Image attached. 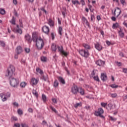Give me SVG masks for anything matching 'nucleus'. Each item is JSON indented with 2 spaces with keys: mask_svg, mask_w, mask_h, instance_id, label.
<instances>
[{
  "mask_svg": "<svg viewBox=\"0 0 127 127\" xmlns=\"http://www.w3.org/2000/svg\"><path fill=\"white\" fill-rule=\"evenodd\" d=\"M14 72H15V67L12 65H9L7 69V74H6V76L9 77L10 85L15 88L18 85V80L16 78L12 77V76L14 75Z\"/></svg>",
  "mask_w": 127,
  "mask_h": 127,
  "instance_id": "obj_1",
  "label": "nucleus"
},
{
  "mask_svg": "<svg viewBox=\"0 0 127 127\" xmlns=\"http://www.w3.org/2000/svg\"><path fill=\"white\" fill-rule=\"evenodd\" d=\"M34 42H36V45L38 49L41 50L43 48V46H44V42L43 41V39H42L41 37H39V39H38Z\"/></svg>",
  "mask_w": 127,
  "mask_h": 127,
  "instance_id": "obj_2",
  "label": "nucleus"
},
{
  "mask_svg": "<svg viewBox=\"0 0 127 127\" xmlns=\"http://www.w3.org/2000/svg\"><path fill=\"white\" fill-rule=\"evenodd\" d=\"M11 94L10 92H7L6 94L4 93H0V97L2 102H5L7 100L8 98H10Z\"/></svg>",
  "mask_w": 127,
  "mask_h": 127,
  "instance_id": "obj_3",
  "label": "nucleus"
},
{
  "mask_svg": "<svg viewBox=\"0 0 127 127\" xmlns=\"http://www.w3.org/2000/svg\"><path fill=\"white\" fill-rule=\"evenodd\" d=\"M103 114H104V110L103 108H99L97 111H95L94 115L96 117H100V118H102V119H105V117L103 116Z\"/></svg>",
  "mask_w": 127,
  "mask_h": 127,
  "instance_id": "obj_4",
  "label": "nucleus"
},
{
  "mask_svg": "<svg viewBox=\"0 0 127 127\" xmlns=\"http://www.w3.org/2000/svg\"><path fill=\"white\" fill-rule=\"evenodd\" d=\"M79 53L81 56H82V57H84V58H88V57L90 56L89 51L85 50H80L79 51Z\"/></svg>",
  "mask_w": 127,
  "mask_h": 127,
  "instance_id": "obj_5",
  "label": "nucleus"
},
{
  "mask_svg": "<svg viewBox=\"0 0 127 127\" xmlns=\"http://www.w3.org/2000/svg\"><path fill=\"white\" fill-rule=\"evenodd\" d=\"M122 13V10L119 7H117V9H115L114 12L112 11V14L114 15V16H116V17H119Z\"/></svg>",
  "mask_w": 127,
  "mask_h": 127,
  "instance_id": "obj_6",
  "label": "nucleus"
},
{
  "mask_svg": "<svg viewBox=\"0 0 127 127\" xmlns=\"http://www.w3.org/2000/svg\"><path fill=\"white\" fill-rule=\"evenodd\" d=\"M71 92L73 95H77L79 93V88L77 85H73L71 89Z\"/></svg>",
  "mask_w": 127,
  "mask_h": 127,
  "instance_id": "obj_7",
  "label": "nucleus"
},
{
  "mask_svg": "<svg viewBox=\"0 0 127 127\" xmlns=\"http://www.w3.org/2000/svg\"><path fill=\"white\" fill-rule=\"evenodd\" d=\"M58 50L61 54H62L64 56H67V55H68V53L67 52H65L64 50H63V47L62 46H58Z\"/></svg>",
  "mask_w": 127,
  "mask_h": 127,
  "instance_id": "obj_8",
  "label": "nucleus"
},
{
  "mask_svg": "<svg viewBox=\"0 0 127 127\" xmlns=\"http://www.w3.org/2000/svg\"><path fill=\"white\" fill-rule=\"evenodd\" d=\"M39 38H38V36L37 35V32H34L32 33V40H33V41L34 42H35V41H36L37 40L39 39Z\"/></svg>",
  "mask_w": 127,
  "mask_h": 127,
  "instance_id": "obj_9",
  "label": "nucleus"
},
{
  "mask_svg": "<svg viewBox=\"0 0 127 127\" xmlns=\"http://www.w3.org/2000/svg\"><path fill=\"white\" fill-rule=\"evenodd\" d=\"M42 30L45 34H49V27L45 25L42 27Z\"/></svg>",
  "mask_w": 127,
  "mask_h": 127,
  "instance_id": "obj_10",
  "label": "nucleus"
},
{
  "mask_svg": "<svg viewBox=\"0 0 127 127\" xmlns=\"http://www.w3.org/2000/svg\"><path fill=\"white\" fill-rule=\"evenodd\" d=\"M118 33L119 35L121 38H124L125 36V33L123 32V29H122V27H119V30H118Z\"/></svg>",
  "mask_w": 127,
  "mask_h": 127,
  "instance_id": "obj_11",
  "label": "nucleus"
},
{
  "mask_svg": "<svg viewBox=\"0 0 127 127\" xmlns=\"http://www.w3.org/2000/svg\"><path fill=\"white\" fill-rule=\"evenodd\" d=\"M94 45L95 48H96V49H97V50H98V51H101V50L103 49V46H102V45L99 43L95 44Z\"/></svg>",
  "mask_w": 127,
  "mask_h": 127,
  "instance_id": "obj_12",
  "label": "nucleus"
},
{
  "mask_svg": "<svg viewBox=\"0 0 127 127\" xmlns=\"http://www.w3.org/2000/svg\"><path fill=\"white\" fill-rule=\"evenodd\" d=\"M25 40L28 41L29 43H31L32 39H31V37L28 34H27L25 35Z\"/></svg>",
  "mask_w": 127,
  "mask_h": 127,
  "instance_id": "obj_13",
  "label": "nucleus"
},
{
  "mask_svg": "<svg viewBox=\"0 0 127 127\" xmlns=\"http://www.w3.org/2000/svg\"><path fill=\"white\" fill-rule=\"evenodd\" d=\"M101 79L103 82H105L108 80V76L106 73H102L101 75Z\"/></svg>",
  "mask_w": 127,
  "mask_h": 127,
  "instance_id": "obj_14",
  "label": "nucleus"
},
{
  "mask_svg": "<svg viewBox=\"0 0 127 127\" xmlns=\"http://www.w3.org/2000/svg\"><path fill=\"white\" fill-rule=\"evenodd\" d=\"M57 78H58V80L59 81L60 83H62V84H63V85H65V84H66V82H65V79H64V78H63V77H62L61 76H59Z\"/></svg>",
  "mask_w": 127,
  "mask_h": 127,
  "instance_id": "obj_15",
  "label": "nucleus"
},
{
  "mask_svg": "<svg viewBox=\"0 0 127 127\" xmlns=\"http://www.w3.org/2000/svg\"><path fill=\"white\" fill-rule=\"evenodd\" d=\"M15 52H16V53H17V54H20V53L22 52V48L20 46H18L16 48Z\"/></svg>",
  "mask_w": 127,
  "mask_h": 127,
  "instance_id": "obj_16",
  "label": "nucleus"
},
{
  "mask_svg": "<svg viewBox=\"0 0 127 127\" xmlns=\"http://www.w3.org/2000/svg\"><path fill=\"white\" fill-rule=\"evenodd\" d=\"M97 65H98V66H104V64H105V62L99 60L98 61H97L96 62Z\"/></svg>",
  "mask_w": 127,
  "mask_h": 127,
  "instance_id": "obj_17",
  "label": "nucleus"
},
{
  "mask_svg": "<svg viewBox=\"0 0 127 127\" xmlns=\"http://www.w3.org/2000/svg\"><path fill=\"white\" fill-rule=\"evenodd\" d=\"M48 24L51 26V27H53L54 26V21L52 19L50 18L48 20Z\"/></svg>",
  "mask_w": 127,
  "mask_h": 127,
  "instance_id": "obj_18",
  "label": "nucleus"
},
{
  "mask_svg": "<svg viewBox=\"0 0 127 127\" xmlns=\"http://www.w3.org/2000/svg\"><path fill=\"white\" fill-rule=\"evenodd\" d=\"M39 80L37 79H35V78H32L31 79V83L32 85H37V83H38Z\"/></svg>",
  "mask_w": 127,
  "mask_h": 127,
  "instance_id": "obj_19",
  "label": "nucleus"
},
{
  "mask_svg": "<svg viewBox=\"0 0 127 127\" xmlns=\"http://www.w3.org/2000/svg\"><path fill=\"white\" fill-rule=\"evenodd\" d=\"M83 46L87 51L91 50V46L88 44H83Z\"/></svg>",
  "mask_w": 127,
  "mask_h": 127,
  "instance_id": "obj_20",
  "label": "nucleus"
},
{
  "mask_svg": "<svg viewBox=\"0 0 127 127\" xmlns=\"http://www.w3.org/2000/svg\"><path fill=\"white\" fill-rule=\"evenodd\" d=\"M78 92L80 94V95H82V96H84L85 95V91H84V89L82 87H79L78 88Z\"/></svg>",
  "mask_w": 127,
  "mask_h": 127,
  "instance_id": "obj_21",
  "label": "nucleus"
},
{
  "mask_svg": "<svg viewBox=\"0 0 127 127\" xmlns=\"http://www.w3.org/2000/svg\"><path fill=\"white\" fill-rule=\"evenodd\" d=\"M51 48L52 51H54L55 52H56V50H57V47H56V45L54 43L52 44Z\"/></svg>",
  "mask_w": 127,
  "mask_h": 127,
  "instance_id": "obj_22",
  "label": "nucleus"
},
{
  "mask_svg": "<svg viewBox=\"0 0 127 127\" xmlns=\"http://www.w3.org/2000/svg\"><path fill=\"white\" fill-rule=\"evenodd\" d=\"M118 27H120V25L118 23H114L113 24V26H112V28L113 29H117V28H118Z\"/></svg>",
  "mask_w": 127,
  "mask_h": 127,
  "instance_id": "obj_23",
  "label": "nucleus"
},
{
  "mask_svg": "<svg viewBox=\"0 0 127 127\" xmlns=\"http://www.w3.org/2000/svg\"><path fill=\"white\" fill-rule=\"evenodd\" d=\"M36 70V72H37L38 73H39L40 75H43V70L40 69V68L37 67Z\"/></svg>",
  "mask_w": 127,
  "mask_h": 127,
  "instance_id": "obj_24",
  "label": "nucleus"
},
{
  "mask_svg": "<svg viewBox=\"0 0 127 127\" xmlns=\"http://www.w3.org/2000/svg\"><path fill=\"white\" fill-rule=\"evenodd\" d=\"M82 20L83 22H85V23H86L87 26H89L90 25V24H89V22H88V20H87L86 17H85L84 16L82 17Z\"/></svg>",
  "mask_w": 127,
  "mask_h": 127,
  "instance_id": "obj_25",
  "label": "nucleus"
},
{
  "mask_svg": "<svg viewBox=\"0 0 127 127\" xmlns=\"http://www.w3.org/2000/svg\"><path fill=\"white\" fill-rule=\"evenodd\" d=\"M13 31L14 32H16V33H19L20 34H22V30L21 29H17L16 30L14 29Z\"/></svg>",
  "mask_w": 127,
  "mask_h": 127,
  "instance_id": "obj_26",
  "label": "nucleus"
},
{
  "mask_svg": "<svg viewBox=\"0 0 127 127\" xmlns=\"http://www.w3.org/2000/svg\"><path fill=\"white\" fill-rule=\"evenodd\" d=\"M59 85V82H58V80H55L54 83V87H55V88H57V87H58Z\"/></svg>",
  "mask_w": 127,
  "mask_h": 127,
  "instance_id": "obj_27",
  "label": "nucleus"
},
{
  "mask_svg": "<svg viewBox=\"0 0 127 127\" xmlns=\"http://www.w3.org/2000/svg\"><path fill=\"white\" fill-rule=\"evenodd\" d=\"M10 23H11V24H13V25H15V18H14V17H12V19L10 21Z\"/></svg>",
  "mask_w": 127,
  "mask_h": 127,
  "instance_id": "obj_28",
  "label": "nucleus"
},
{
  "mask_svg": "<svg viewBox=\"0 0 127 127\" xmlns=\"http://www.w3.org/2000/svg\"><path fill=\"white\" fill-rule=\"evenodd\" d=\"M110 86L112 88V89H117V88H119V85H116L115 84H111Z\"/></svg>",
  "mask_w": 127,
  "mask_h": 127,
  "instance_id": "obj_29",
  "label": "nucleus"
},
{
  "mask_svg": "<svg viewBox=\"0 0 127 127\" xmlns=\"http://www.w3.org/2000/svg\"><path fill=\"white\" fill-rule=\"evenodd\" d=\"M62 30H63L62 27L61 26L59 27L58 32L60 35L62 36Z\"/></svg>",
  "mask_w": 127,
  "mask_h": 127,
  "instance_id": "obj_30",
  "label": "nucleus"
},
{
  "mask_svg": "<svg viewBox=\"0 0 127 127\" xmlns=\"http://www.w3.org/2000/svg\"><path fill=\"white\" fill-rule=\"evenodd\" d=\"M42 79L44 80L45 81H47V79H48L47 75H44L43 74L42 75Z\"/></svg>",
  "mask_w": 127,
  "mask_h": 127,
  "instance_id": "obj_31",
  "label": "nucleus"
},
{
  "mask_svg": "<svg viewBox=\"0 0 127 127\" xmlns=\"http://www.w3.org/2000/svg\"><path fill=\"white\" fill-rule=\"evenodd\" d=\"M17 113L18 115H20V116H21V115H23V112L22 111V110L20 109H18Z\"/></svg>",
  "mask_w": 127,
  "mask_h": 127,
  "instance_id": "obj_32",
  "label": "nucleus"
},
{
  "mask_svg": "<svg viewBox=\"0 0 127 127\" xmlns=\"http://www.w3.org/2000/svg\"><path fill=\"white\" fill-rule=\"evenodd\" d=\"M41 60L42 62H46V61H47V58L45 57H42L41 58Z\"/></svg>",
  "mask_w": 127,
  "mask_h": 127,
  "instance_id": "obj_33",
  "label": "nucleus"
},
{
  "mask_svg": "<svg viewBox=\"0 0 127 127\" xmlns=\"http://www.w3.org/2000/svg\"><path fill=\"white\" fill-rule=\"evenodd\" d=\"M113 108V104L112 103H109L108 105V107H107V110H111Z\"/></svg>",
  "mask_w": 127,
  "mask_h": 127,
  "instance_id": "obj_34",
  "label": "nucleus"
},
{
  "mask_svg": "<svg viewBox=\"0 0 127 127\" xmlns=\"http://www.w3.org/2000/svg\"><path fill=\"white\" fill-rule=\"evenodd\" d=\"M0 14H2V15H3L5 13V10L4 9H0Z\"/></svg>",
  "mask_w": 127,
  "mask_h": 127,
  "instance_id": "obj_35",
  "label": "nucleus"
},
{
  "mask_svg": "<svg viewBox=\"0 0 127 127\" xmlns=\"http://www.w3.org/2000/svg\"><path fill=\"white\" fill-rule=\"evenodd\" d=\"M33 94L37 98L38 97V93H37V91L35 90H33Z\"/></svg>",
  "mask_w": 127,
  "mask_h": 127,
  "instance_id": "obj_36",
  "label": "nucleus"
},
{
  "mask_svg": "<svg viewBox=\"0 0 127 127\" xmlns=\"http://www.w3.org/2000/svg\"><path fill=\"white\" fill-rule=\"evenodd\" d=\"M46 99H47L46 95L43 94L42 95V99H43L44 103H45V102H46Z\"/></svg>",
  "mask_w": 127,
  "mask_h": 127,
  "instance_id": "obj_37",
  "label": "nucleus"
},
{
  "mask_svg": "<svg viewBox=\"0 0 127 127\" xmlns=\"http://www.w3.org/2000/svg\"><path fill=\"white\" fill-rule=\"evenodd\" d=\"M93 78L95 81H97V82H100V79L99 78V76H98L97 75L93 76Z\"/></svg>",
  "mask_w": 127,
  "mask_h": 127,
  "instance_id": "obj_38",
  "label": "nucleus"
},
{
  "mask_svg": "<svg viewBox=\"0 0 127 127\" xmlns=\"http://www.w3.org/2000/svg\"><path fill=\"white\" fill-rule=\"evenodd\" d=\"M20 86L21 88H24L25 86H26V83H25V82H21L20 84Z\"/></svg>",
  "mask_w": 127,
  "mask_h": 127,
  "instance_id": "obj_39",
  "label": "nucleus"
},
{
  "mask_svg": "<svg viewBox=\"0 0 127 127\" xmlns=\"http://www.w3.org/2000/svg\"><path fill=\"white\" fill-rule=\"evenodd\" d=\"M72 2L73 3V4H76V3H77V4H80V2H79V1H78V0H72Z\"/></svg>",
  "mask_w": 127,
  "mask_h": 127,
  "instance_id": "obj_40",
  "label": "nucleus"
},
{
  "mask_svg": "<svg viewBox=\"0 0 127 127\" xmlns=\"http://www.w3.org/2000/svg\"><path fill=\"white\" fill-rule=\"evenodd\" d=\"M50 109H51L52 111L54 112V113H55L56 114H57V111L55 108H54V107H52V106H50Z\"/></svg>",
  "mask_w": 127,
  "mask_h": 127,
  "instance_id": "obj_41",
  "label": "nucleus"
},
{
  "mask_svg": "<svg viewBox=\"0 0 127 127\" xmlns=\"http://www.w3.org/2000/svg\"><path fill=\"white\" fill-rule=\"evenodd\" d=\"M112 98H115L118 96L117 93H111Z\"/></svg>",
  "mask_w": 127,
  "mask_h": 127,
  "instance_id": "obj_42",
  "label": "nucleus"
},
{
  "mask_svg": "<svg viewBox=\"0 0 127 127\" xmlns=\"http://www.w3.org/2000/svg\"><path fill=\"white\" fill-rule=\"evenodd\" d=\"M110 120L112 121V122H116L117 121V118H114V117L112 116H109Z\"/></svg>",
  "mask_w": 127,
  "mask_h": 127,
  "instance_id": "obj_43",
  "label": "nucleus"
},
{
  "mask_svg": "<svg viewBox=\"0 0 127 127\" xmlns=\"http://www.w3.org/2000/svg\"><path fill=\"white\" fill-rule=\"evenodd\" d=\"M82 104L81 103H76L75 105H74L75 108H78V107H81Z\"/></svg>",
  "mask_w": 127,
  "mask_h": 127,
  "instance_id": "obj_44",
  "label": "nucleus"
},
{
  "mask_svg": "<svg viewBox=\"0 0 127 127\" xmlns=\"http://www.w3.org/2000/svg\"><path fill=\"white\" fill-rule=\"evenodd\" d=\"M0 45L2 47H4L5 46V44L4 43V42L0 41Z\"/></svg>",
  "mask_w": 127,
  "mask_h": 127,
  "instance_id": "obj_45",
  "label": "nucleus"
},
{
  "mask_svg": "<svg viewBox=\"0 0 127 127\" xmlns=\"http://www.w3.org/2000/svg\"><path fill=\"white\" fill-rule=\"evenodd\" d=\"M42 125L43 126H47V127H48V124H47V122L45 120L43 121Z\"/></svg>",
  "mask_w": 127,
  "mask_h": 127,
  "instance_id": "obj_46",
  "label": "nucleus"
},
{
  "mask_svg": "<svg viewBox=\"0 0 127 127\" xmlns=\"http://www.w3.org/2000/svg\"><path fill=\"white\" fill-rule=\"evenodd\" d=\"M21 126L22 127H28V126H27V125H26L25 123H22Z\"/></svg>",
  "mask_w": 127,
  "mask_h": 127,
  "instance_id": "obj_47",
  "label": "nucleus"
},
{
  "mask_svg": "<svg viewBox=\"0 0 127 127\" xmlns=\"http://www.w3.org/2000/svg\"><path fill=\"white\" fill-rule=\"evenodd\" d=\"M120 1L123 5H125V4H126V0H120Z\"/></svg>",
  "mask_w": 127,
  "mask_h": 127,
  "instance_id": "obj_48",
  "label": "nucleus"
},
{
  "mask_svg": "<svg viewBox=\"0 0 127 127\" xmlns=\"http://www.w3.org/2000/svg\"><path fill=\"white\" fill-rule=\"evenodd\" d=\"M123 72L125 74H127V68H123Z\"/></svg>",
  "mask_w": 127,
  "mask_h": 127,
  "instance_id": "obj_49",
  "label": "nucleus"
},
{
  "mask_svg": "<svg viewBox=\"0 0 127 127\" xmlns=\"http://www.w3.org/2000/svg\"><path fill=\"white\" fill-rule=\"evenodd\" d=\"M19 23H20V27H23V25L22 24V20L19 19Z\"/></svg>",
  "mask_w": 127,
  "mask_h": 127,
  "instance_id": "obj_50",
  "label": "nucleus"
},
{
  "mask_svg": "<svg viewBox=\"0 0 127 127\" xmlns=\"http://www.w3.org/2000/svg\"><path fill=\"white\" fill-rule=\"evenodd\" d=\"M25 51L26 52V53H29V52H30V49L28 48H25Z\"/></svg>",
  "mask_w": 127,
  "mask_h": 127,
  "instance_id": "obj_51",
  "label": "nucleus"
},
{
  "mask_svg": "<svg viewBox=\"0 0 127 127\" xmlns=\"http://www.w3.org/2000/svg\"><path fill=\"white\" fill-rule=\"evenodd\" d=\"M101 105L102 106V107H103V108L106 107V106H107V103H101Z\"/></svg>",
  "mask_w": 127,
  "mask_h": 127,
  "instance_id": "obj_52",
  "label": "nucleus"
},
{
  "mask_svg": "<svg viewBox=\"0 0 127 127\" xmlns=\"http://www.w3.org/2000/svg\"><path fill=\"white\" fill-rule=\"evenodd\" d=\"M28 111L29 113H33V109H32L31 108H30L28 109Z\"/></svg>",
  "mask_w": 127,
  "mask_h": 127,
  "instance_id": "obj_53",
  "label": "nucleus"
},
{
  "mask_svg": "<svg viewBox=\"0 0 127 127\" xmlns=\"http://www.w3.org/2000/svg\"><path fill=\"white\" fill-rule=\"evenodd\" d=\"M11 119L13 121H17V118L14 116H12Z\"/></svg>",
  "mask_w": 127,
  "mask_h": 127,
  "instance_id": "obj_54",
  "label": "nucleus"
},
{
  "mask_svg": "<svg viewBox=\"0 0 127 127\" xmlns=\"http://www.w3.org/2000/svg\"><path fill=\"white\" fill-rule=\"evenodd\" d=\"M95 19V16L94 15H91V20L93 21Z\"/></svg>",
  "mask_w": 127,
  "mask_h": 127,
  "instance_id": "obj_55",
  "label": "nucleus"
},
{
  "mask_svg": "<svg viewBox=\"0 0 127 127\" xmlns=\"http://www.w3.org/2000/svg\"><path fill=\"white\" fill-rule=\"evenodd\" d=\"M80 2H81V4L83 6L85 5V0H81Z\"/></svg>",
  "mask_w": 127,
  "mask_h": 127,
  "instance_id": "obj_56",
  "label": "nucleus"
},
{
  "mask_svg": "<svg viewBox=\"0 0 127 127\" xmlns=\"http://www.w3.org/2000/svg\"><path fill=\"white\" fill-rule=\"evenodd\" d=\"M53 102L54 103V104H57V100L55 98L52 99Z\"/></svg>",
  "mask_w": 127,
  "mask_h": 127,
  "instance_id": "obj_57",
  "label": "nucleus"
},
{
  "mask_svg": "<svg viewBox=\"0 0 127 127\" xmlns=\"http://www.w3.org/2000/svg\"><path fill=\"white\" fill-rule=\"evenodd\" d=\"M51 36L53 40H54V38H55V36L54 35V33H51Z\"/></svg>",
  "mask_w": 127,
  "mask_h": 127,
  "instance_id": "obj_58",
  "label": "nucleus"
},
{
  "mask_svg": "<svg viewBox=\"0 0 127 127\" xmlns=\"http://www.w3.org/2000/svg\"><path fill=\"white\" fill-rule=\"evenodd\" d=\"M14 126L15 127H20V125L18 123L15 124Z\"/></svg>",
  "mask_w": 127,
  "mask_h": 127,
  "instance_id": "obj_59",
  "label": "nucleus"
},
{
  "mask_svg": "<svg viewBox=\"0 0 127 127\" xmlns=\"http://www.w3.org/2000/svg\"><path fill=\"white\" fill-rule=\"evenodd\" d=\"M111 19L112 20H113V21H116V20H117V18H116V17L115 16H112L111 17Z\"/></svg>",
  "mask_w": 127,
  "mask_h": 127,
  "instance_id": "obj_60",
  "label": "nucleus"
},
{
  "mask_svg": "<svg viewBox=\"0 0 127 127\" xmlns=\"http://www.w3.org/2000/svg\"><path fill=\"white\" fill-rule=\"evenodd\" d=\"M41 10H42V11L45 12V13H46L47 12L46 11V10H45V9H44V8L43 7L41 8Z\"/></svg>",
  "mask_w": 127,
  "mask_h": 127,
  "instance_id": "obj_61",
  "label": "nucleus"
},
{
  "mask_svg": "<svg viewBox=\"0 0 127 127\" xmlns=\"http://www.w3.org/2000/svg\"><path fill=\"white\" fill-rule=\"evenodd\" d=\"M122 15H124V18H127V14L126 13H124Z\"/></svg>",
  "mask_w": 127,
  "mask_h": 127,
  "instance_id": "obj_62",
  "label": "nucleus"
},
{
  "mask_svg": "<svg viewBox=\"0 0 127 127\" xmlns=\"http://www.w3.org/2000/svg\"><path fill=\"white\" fill-rule=\"evenodd\" d=\"M13 105H14V106H15V107H18V106H19V105L17 103V102H14L13 103Z\"/></svg>",
  "mask_w": 127,
  "mask_h": 127,
  "instance_id": "obj_63",
  "label": "nucleus"
},
{
  "mask_svg": "<svg viewBox=\"0 0 127 127\" xmlns=\"http://www.w3.org/2000/svg\"><path fill=\"white\" fill-rule=\"evenodd\" d=\"M123 25H125V26H126V27H127V23H126V21H125L123 23Z\"/></svg>",
  "mask_w": 127,
  "mask_h": 127,
  "instance_id": "obj_64",
  "label": "nucleus"
}]
</instances>
